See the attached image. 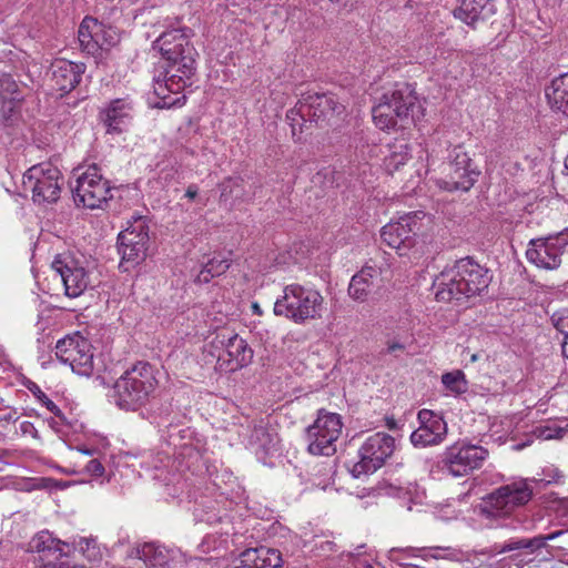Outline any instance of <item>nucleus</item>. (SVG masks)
Instances as JSON below:
<instances>
[{
    "label": "nucleus",
    "instance_id": "nucleus-1",
    "mask_svg": "<svg viewBox=\"0 0 568 568\" xmlns=\"http://www.w3.org/2000/svg\"><path fill=\"white\" fill-rule=\"evenodd\" d=\"M191 37L190 28H173L162 32L153 42V49H158L168 62L163 79L159 77L154 82L159 108L182 106L186 101L182 92L192 85L197 57L190 42Z\"/></svg>",
    "mask_w": 568,
    "mask_h": 568
},
{
    "label": "nucleus",
    "instance_id": "nucleus-2",
    "mask_svg": "<svg viewBox=\"0 0 568 568\" xmlns=\"http://www.w3.org/2000/svg\"><path fill=\"white\" fill-rule=\"evenodd\" d=\"M491 281L489 271L471 257L458 260L455 265L443 272L435 281L436 300L453 302L479 295Z\"/></svg>",
    "mask_w": 568,
    "mask_h": 568
},
{
    "label": "nucleus",
    "instance_id": "nucleus-3",
    "mask_svg": "<svg viewBox=\"0 0 568 568\" xmlns=\"http://www.w3.org/2000/svg\"><path fill=\"white\" fill-rule=\"evenodd\" d=\"M374 123L381 130L405 129L423 116L422 106L414 89L407 83H396L382 94L373 106Z\"/></svg>",
    "mask_w": 568,
    "mask_h": 568
},
{
    "label": "nucleus",
    "instance_id": "nucleus-4",
    "mask_svg": "<svg viewBox=\"0 0 568 568\" xmlns=\"http://www.w3.org/2000/svg\"><path fill=\"white\" fill-rule=\"evenodd\" d=\"M156 387L154 367L148 362H138L115 381L113 399L121 409L136 410L150 400Z\"/></svg>",
    "mask_w": 568,
    "mask_h": 568
},
{
    "label": "nucleus",
    "instance_id": "nucleus-5",
    "mask_svg": "<svg viewBox=\"0 0 568 568\" xmlns=\"http://www.w3.org/2000/svg\"><path fill=\"white\" fill-rule=\"evenodd\" d=\"M345 105L333 93H308L291 109L286 119L292 128L293 136L302 134L307 123L317 125L329 124L335 118L342 115Z\"/></svg>",
    "mask_w": 568,
    "mask_h": 568
},
{
    "label": "nucleus",
    "instance_id": "nucleus-6",
    "mask_svg": "<svg viewBox=\"0 0 568 568\" xmlns=\"http://www.w3.org/2000/svg\"><path fill=\"white\" fill-rule=\"evenodd\" d=\"M323 310L324 297L318 291L294 283L284 287L283 295L274 303L273 312L301 325L321 318Z\"/></svg>",
    "mask_w": 568,
    "mask_h": 568
},
{
    "label": "nucleus",
    "instance_id": "nucleus-7",
    "mask_svg": "<svg viewBox=\"0 0 568 568\" xmlns=\"http://www.w3.org/2000/svg\"><path fill=\"white\" fill-rule=\"evenodd\" d=\"M535 479L520 478L503 485L489 494L481 505L480 511L486 518L510 516L517 508L529 503L534 496Z\"/></svg>",
    "mask_w": 568,
    "mask_h": 568
},
{
    "label": "nucleus",
    "instance_id": "nucleus-8",
    "mask_svg": "<svg viewBox=\"0 0 568 568\" xmlns=\"http://www.w3.org/2000/svg\"><path fill=\"white\" fill-rule=\"evenodd\" d=\"M489 456L487 448L467 440H457L440 455V468L453 477H464L479 469Z\"/></svg>",
    "mask_w": 568,
    "mask_h": 568
},
{
    "label": "nucleus",
    "instance_id": "nucleus-9",
    "mask_svg": "<svg viewBox=\"0 0 568 568\" xmlns=\"http://www.w3.org/2000/svg\"><path fill=\"white\" fill-rule=\"evenodd\" d=\"M568 256V227L560 232L531 239L526 251L527 261L538 268L554 271Z\"/></svg>",
    "mask_w": 568,
    "mask_h": 568
},
{
    "label": "nucleus",
    "instance_id": "nucleus-10",
    "mask_svg": "<svg viewBox=\"0 0 568 568\" xmlns=\"http://www.w3.org/2000/svg\"><path fill=\"white\" fill-rule=\"evenodd\" d=\"M395 449V438L385 432L367 436L358 448L359 459L352 466V475L358 478L362 475L375 473L386 464Z\"/></svg>",
    "mask_w": 568,
    "mask_h": 568
},
{
    "label": "nucleus",
    "instance_id": "nucleus-11",
    "mask_svg": "<svg viewBox=\"0 0 568 568\" xmlns=\"http://www.w3.org/2000/svg\"><path fill=\"white\" fill-rule=\"evenodd\" d=\"M342 418L336 413L320 409L315 422L306 428L307 450L315 456H332L342 433Z\"/></svg>",
    "mask_w": 568,
    "mask_h": 568
},
{
    "label": "nucleus",
    "instance_id": "nucleus-12",
    "mask_svg": "<svg viewBox=\"0 0 568 568\" xmlns=\"http://www.w3.org/2000/svg\"><path fill=\"white\" fill-rule=\"evenodd\" d=\"M62 175L51 163H40L31 166L22 178L24 191L32 193L37 203H54L59 200L62 187Z\"/></svg>",
    "mask_w": 568,
    "mask_h": 568
},
{
    "label": "nucleus",
    "instance_id": "nucleus-13",
    "mask_svg": "<svg viewBox=\"0 0 568 568\" xmlns=\"http://www.w3.org/2000/svg\"><path fill=\"white\" fill-rule=\"evenodd\" d=\"M71 190L75 204L91 210L102 207L112 197L110 182L102 176L95 164L75 179Z\"/></svg>",
    "mask_w": 568,
    "mask_h": 568
},
{
    "label": "nucleus",
    "instance_id": "nucleus-14",
    "mask_svg": "<svg viewBox=\"0 0 568 568\" xmlns=\"http://www.w3.org/2000/svg\"><path fill=\"white\" fill-rule=\"evenodd\" d=\"M479 175L478 166L464 148L457 145L449 153L448 173L445 179L437 180V185L448 192H467L478 181Z\"/></svg>",
    "mask_w": 568,
    "mask_h": 568
},
{
    "label": "nucleus",
    "instance_id": "nucleus-15",
    "mask_svg": "<svg viewBox=\"0 0 568 568\" xmlns=\"http://www.w3.org/2000/svg\"><path fill=\"white\" fill-rule=\"evenodd\" d=\"M150 243L148 221L143 216L134 217L118 235V251L121 255V266H135L142 263L148 254Z\"/></svg>",
    "mask_w": 568,
    "mask_h": 568
},
{
    "label": "nucleus",
    "instance_id": "nucleus-16",
    "mask_svg": "<svg viewBox=\"0 0 568 568\" xmlns=\"http://www.w3.org/2000/svg\"><path fill=\"white\" fill-rule=\"evenodd\" d=\"M55 355L78 375L90 376L93 373L92 345L79 333L59 339L55 345Z\"/></svg>",
    "mask_w": 568,
    "mask_h": 568
},
{
    "label": "nucleus",
    "instance_id": "nucleus-17",
    "mask_svg": "<svg viewBox=\"0 0 568 568\" xmlns=\"http://www.w3.org/2000/svg\"><path fill=\"white\" fill-rule=\"evenodd\" d=\"M215 347H223V354L217 356L220 369L234 372L248 365L253 358V351L245 339L237 334L219 333L212 341Z\"/></svg>",
    "mask_w": 568,
    "mask_h": 568
},
{
    "label": "nucleus",
    "instance_id": "nucleus-18",
    "mask_svg": "<svg viewBox=\"0 0 568 568\" xmlns=\"http://www.w3.org/2000/svg\"><path fill=\"white\" fill-rule=\"evenodd\" d=\"M52 270L60 277L68 297H79L89 285V274L81 264L70 254H59L51 263Z\"/></svg>",
    "mask_w": 568,
    "mask_h": 568
},
{
    "label": "nucleus",
    "instance_id": "nucleus-19",
    "mask_svg": "<svg viewBox=\"0 0 568 568\" xmlns=\"http://www.w3.org/2000/svg\"><path fill=\"white\" fill-rule=\"evenodd\" d=\"M418 231L419 222L417 212H414L383 226L381 237L384 243L396 250L398 254L403 256L415 245V236Z\"/></svg>",
    "mask_w": 568,
    "mask_h": 568
},
{
    "label": "nucleus",
    "instance_id": "nucleus-20",
    "mask_svg": "<svg viewBox=\"0 0 568 568\" xmlns=\"http://www.w3.org/2000/svg\"><path fill=\"white\" fill-rule=\"evenodd\" d=\"M419 427L410 435L415 447L436 446L444 442L447 435V424L440 415L429 409L418 412Z\"/></svg>",
    "mask_w": 568,
    "mask_h": 568
},
{
    "label": "nucleus",
    "instance_id": "nucleus-21",
    "mask_svg": "<svg viewBox=\"0 0 568 568\" xmlns=\"http://www.w3.org/2000/svg\"><path fill=\"white\" fill-rule=\"evenodd\" d=\"M133 116V103L128 98L110 101L100 112V119L109 134L125 131Z\"/></svg>",
    "mask_w": 568,
    "mask_h": 568
},
{
    "label": "nucleus",
    "instance_id": "nucleus-22",
    "mask_svg": "<svg viewBox=\"0 0 568 568\" xmlns=\"http://www.w3.org/2000/svg\"><path fill=\"white\" fill-rule=\"evenodd\" d=\"M84 63H77L65 59H58L51 64V82L52 88L61 92V97L75 89L83 73L85 72Z\"/></svg>",
    "mask_w": 568,
    "mask_h": 568
},
{
    "label": "nucleus",
    "instance_id": "nucleus-23",
    "mask_svg": "<svg viewBox=\"0 0 568 568\" xmlns=\"http://www.w3.org/2000/svg\"><path fill=\"white\" fill-rule=\"evenodd\" d=\"M281 564L282 557L277 549L260 547L241 552L229 568H278Z\"/></svg>",
    "mask_w": 568,
    "mask_h": 568
},
{
    "label": "nucleus",
    "instance_id": "nucleus-24",
    "mask_svg": "<svg viewBox=\"0 0 568 568\" xmlns=\"http://www.w3.org/2000/svg\"><path fill=\"white\" fill-rule=\"evenodd\" d=\"M496 10V0H460L453 14L467 26L474 27L476 22L493 17Z\"/></svg>",
    "mask_w": 568,
    "mask_h": 568
},
{
    "label": "nucleus",
    "instance_id": "nucleus-25",
    "mask_svg": "<svg viewBox=\"0 0 568 568\" xmlns=\"http://www.w3.org/2000/svg\"><path fill=\"white\" fill-rule=\"evenodd\" d=\"M377 276L378 272L376 268L364 266L351 278L348 285L349 297L357 302H365L376 287L375 280Z\"/></svg>",
    "mask_w": 568,
    "mask_h": 568
},
{
    "label": "nucleus",
    "instance_id": "nucleus-26",
    "mask_svg": "<svg viewBox=\"0 0 568 568\" xmlns=\"http://www.w3.org/2000/svg\"><path fill=\"white\" fill-rule=\"evenodd\" d=\"M562 534V530H557L548 535H538L532 538H510L500 546L495 545L494 552L505 554L514 550L526 549L528 550V554H532L534 551L544 548L547 541L552 540Z\"/></svg>",
    "mask_w": 568,
    "mask_h": 568
},
{
    "label": "nucleus",
    "instance_id": "nucleus-27",
    "mask_svg": "<svg viewBox=\"0 0 568 568\" xmlns=\"http://www.w3.org/2000/svg\"><path fill=\"white\" fill-rule=\"evenodd\" d=\"M130 556L141 559L150 567H162L171 559L170 551L164 546L153 541L138 545L132 549Z\"/></svg>",
    "mask_w": 568,
    "mask_h": 568
},
{
    "label": "nucleus",
    "instance_id": "nucleus-28",
    "mask_svg": "<svg viewBox=\"0 0 568 568\" xmlns=\"http://www.w3.org/2000/svg\"><path fill=\"white\" fill-rule=\"evenodd\" d=\"M551 108L568 118V72L555 78L546 89Z\"/></svg>",
    "mask_w": 568,
    "mask_h": 568
},
{
    "label": "nucleus",
    "instance_id": "nucleus-29",
    "mask_svg": "<svg viewBox=\"0 0 568 568\" xmlns=\"http://www.w3.org/2000/svg\"><path fill=\"white\" fill-rule=\"evenodd\" d=\"M248 445L256 454L268 455L276 450L277 436L265 426L257 425L251 432Z\"/></svg>",
    "mask_w": 568,
    "mask_h": 568
},
{
    "label": "nucleus",
    "instance_id": "nucleus-30",
    "mask_svg": "<svg viewBox=\"0 0 568 568\" xmlns=\"http://www.w3.org/2000/svg\"><path fill=\"white\" fill-rule=\"evenodd\" d=\"M220 202L227 203L232 201L250 202L253 200V195H248L243 190V179L240 176H229L224 179L220 184Z\"/></svg>",
    "mask_w": 568,
    "mask_h": 568
},
{
    "label": "nucleus",
    "instance_id": "nucleus-31",
    "mask_svg": "<svg viewBox=\"0 0 568 568\" xmlns=\"http://www.w3.org/2000/svg\"><path fill=\"white\" fill-rule=\"evenodd\" d=\"M100 29V22L91 17H85L80 23L78 30V40L82 50L89 54L98 52V42L94 40L93 34Z\"/></svg>",
    "mask_w": 568,
    "mask_h": 568
},
{
    "label": "nucleus",
    "instance_id": "nucleus-32",
    "mask_svg": "<svg viewBox=\"0 0 568 568\" xmlns=\"http://www.w3.org/2000/svg\"><path fill=\"white\" fill-rule=\"evenodd\" d=\"M29 551L38 552L43 556H48L51 554H55L61 551L60 541L52 537V535L47 531H40L29 541Z\"/></svg>",
    "mask_w": 568,
    "mask_h": 568
},
{
    "label": "nucleus",
    "instance_id": "nucleus-33",
    "mask_svg": "<svg viewBox=\"0 0 568 568\" xmlns=\"http://www.w3.org/2000/svg\"><path fill=\"white\" fill-rule=\"evenodd\" d=\"M410 159L409 148L406 143L394 144L384 159L385 170L393 174Z\"/></svg>",
    "mask_w": 568,
    "mask_h": 568
},
{
    "label": "nucleus",
    "instance_id": "nucleus-34",
    "mask_svg": "<svg viewBox=\"0 0 568 568\" xmlns=\"http://www.w3.org/2000/svg\"><path fill=\"white\" fill-rule=\"evenodd\" d=\"M23 99L24 95H14L11 100L0 102V120L4 125H11L18 120Z\"/></svg>",
    "mask_w": 568,
    "mask_h": 568
},
{
    "label": "nucleus",
    "instance_id": "nucleus-35",
    "mask_svg": "<svg viewBox=\"0 0 568 568\" xmlns=\"http://www.w3.org/2000/svg\"><path fill=\"white\" fill-rule=\"evenodd\" d=\"M442 383L446 389L450 390L456 395L466 393L468 388L465 374L459 369L445 373L442 376Z\"/></svg>",
    "mask_w": 568,
    "mask_h": 568
},
{
    "label": "nucleus",
    "instance_id": "nucleus-36",
    "mask_svg": "<svg viewBox=\"0 0 568 568\" xmlns=\"http://www.w3.org/2000/svg\"><path fill=\"white\" fill-rule=\"evenodd\" d=\"M14 95H24L18 83L9 74L0 77V102L11 100Z\"/></svg>",
    "mask_w": 568,
    "mask_h": 568
},
{
    "label": "nucleus",
    "instance_id": "nucleus-37",
    "mask_svg": "<svg viewBox=\"0 0 568 568\" xmlns=\"http://www.w3.org/2000/svg\"><path fill=\"white\" fill-rule=\"evenodd\" d=\"M27 388L32 393V395L38 399V402L43 405L50 413H52L57 417H61V409L45 395L44 392L33 382H29Z\"/></svg>",
    "mask_w": 568,
    "mask_h": 568
},
{
    "label": "nucleus",
    "instance_id": "nucleus-38",
    "mask_svg": "<svg viewBox=\"0 0 568 568\" xmlns=\"http://www.w3.org/2000/svg\"><path fill=\"white\" fill-rule=\"evenodd\" d=\"M462 550L449 547V546H434L430 558L433 559H446L452 561H459Z\"/></svg>",
    "mask_w": 568,
    "mask_h": 568
},
{
    "label": "nucleus",
    "instance_id": "nucleus-39",
    "mask_svg": "<svg viewBox=\"0 0 568 568\" xmlns=\"http://www.w3.org/2000/svg\"><path fill=\"white\" fill-rule=\"evenodd\" d=\"M535 481L532 484L544 483L545 485L549 484H560L564 479V474L557 467L550 465L542 468L541 477L534 478Z\"/></svg>",
    "mask_w": 568,
    "mask_h": 568
},
{
    "label": "nucleus",
    "instance_id": "nucleus-40",
    "mask_svg": "<svg viewBox=\"0 0 568 568\" xmlns=\"http://www.w3.org/2000/svg\"><path fill=\"white\" fill-rule=\"evenodd\" d=\"M551 322L558 332L568 337V307L556 311L551 315Z\"/></svg>",
    "mask_w": 568,
    "mask_h": 568
},
{
    "label": "nucleus",
    "instance_id": "nucleus-41",
    "mask_svg": "<svg viewBox=\"0 0 568 568\" xmlns=\"http://www.w3.org/2000/svg\"><path fill=\"white\" fill-rule=\"evenodd\" d=\"M78 547L90 560L97 559L100 555V550L94 539L81 538Z\"/></svg>",
    "mask_w": 568,
    "mask_h": 568
},
{
    "label": "nucleus",
    "instance_id": "nucleus-42",
    "mask_svg": "<svg viewBox=\"0 0 568 568\" xmlns=\"http://www.w3.org/2000/svg\"><path fill=\"white\" fill-rule=\"evenodd\" d=\"M206 265L213 272V275L220 276L229 270L231 264L227 258L214 256L206 263Z\"/></svg>",
    "mask_w": 568,
    "mask_h": 568
},
{
    "label": "nucleus",
    "instance_id": "nucleus-43",
    "mask_svg": "<svg viewBox=\"0 0 568 568\" xmlns=\"http://www.w3.org/2000/svg\"><path fill=\"white\" fill-rule=\"evenodd\" d=\"M195 520L197 523H206L210 526H213L223 520V516L215 511H205L202 509L201 511L195 513Z\"/></svg>",
    "mask_w": 568,
    "mask_h": 568
},
{
    "label": "nucleus",
    "instance_id": "nucleus-44",
    "mask_svg": "<svg viewBox=\"0 0 568 568\" xmlns=\"http://www.w3.org/2000/svg\"><path fill=\"white\" fill-rule=\"evenodd\" d=\"M404 557H406V556H405V552L403 551V548H392L389 550V559L392 561L398 564L399 566H402L404 568H424V567L418 566L416 564L404 562L403 561Z\"/></svg>",
    "mask_w": 568,
    "mask_h": 568
},
{
    "label": "nucleus",
    "instance_id": "nucleus-45",
    "mask_svg": "<svg viewBox=\"0 0 568 568\" xmlns=\"http://www.w3.org/2000/svg\"><path fill=\"white\" fill-rule=\"evenodd\" d=\"M403 551L405 552V556L407 557H419L422 559H428L430 558V555L433 552V547H407L403 548Z\"/></svg>",
    "mask_w": 568,
    "mask_h": 568
},
{
    "label": "nucleus",
    "instance_id": "nucleus-46",
    "mask_svg": "<svg viewBox=\"0 0 568 568\" xmlns=\"http://www.w3.org/2000/svg\"><path fill=\"white\" fill-rule=\"evenodd\" d=\"M84 470L92 477H100L104 474L103 465L95 458L88 462Z\"/></svg>",
    "mask_w": 568,
    "mask_h": 568
},
{
    "label": "nucleus",
    "instance_id": "nucleus-47",
    "mask_svg": "<svg viewBox=\"0 0 568 568\" xmlns=\"http://www.w3.org/2000/svg\"><path fill=\"white\" fill-rule=\"evenodd\" d=\"M406 349V342L400 338H393L386 342V354H395L397 352H404Z\"/></svg>",
    "mask_w": 568,
    "mask_h": 568
},
{
    "label": "nucleus",
    "instance_id": "nucleus-48",
    "mask_svg": "<svg viewBox=\"0 0 568 568\" xmlns=\"http://www.w3.org/2000/svg\"><path fill=\"white\" fill-rule=\"evenodd\" d=\"M378 146L375 144H363L359 149L361 158L364 161L372 160L373 158L378 155Z\"/></svg>",
    "mask_w": 568,
    "mask_h": 568
},
{
    "label": "nucleus",
    "instance_id": "nucleus-49",
    "mask_svg": "<svg viewBox=\"0 0 568 568\" xmlns=\"http://www.w3.org/2000/svg\"><path fill=\"white\" fill-rule=\"evenodd\" d=\"M19 429H20V433L23 435V436H31L36 439H39V433L36 428V426L33 425V423L29 422V420H23L20 425H19Z\"/></svg>",
    "mask_w": 568,
    "mask_h": 568
},
{
    "label": "nucleus",
    "instance_id": "nucleus-50",
    "mask_svg": "<svg viewBox=\"0 0 568 568\" xmlns=\"http://www.w3.org/2000/svg\"><path fill=\"white\" fill-rule=\"evenodd\" d=\"M215 276L216 275H213V272L205 264L203 266V268L200 271V273L197 274L195 282L201 283V284H206Z\"/></svg>",
    "mask_w": 568,
    "mask_h": 568
},
{
    "label": "nucleus",
    "instance_id": "nucleus-51",
    "mask_svg": "<svg viewBox=\"0 0 568 568\" xmlns=\"http://www.w3.org/2000/svg\"><path fill=\"white\" fill-rule=\"evenodd\" d=\"M104 33H105V30H104V26L102 23H100V29L97 30V34H93V38L94 40L98 42V51L100 49H103L105 44H109L104 38Z\"/></svg>",
    "mask_w": 568,
    "mask_h": 568
},
{
    "label": "nucleus",
    "instance_id": "nucleus-52",
    "mask_svg": "<svg viewBox=\"0 0 568 568\" xmlns=\"http://www.w3.org/2000/svg\"><path fill=\"white\" fill-rule=\"evenodd\" d=\"M184 197L190 200V201H194L195 199H199V186L196 184H190L187 187H186V191L184 193Z\"/></svg>",
    "mask_w": 568,
    "mask_h": 568
},
{
    "label": "nucleus",
    "instance_id": "nucleus-53",
    "mask_svg": "<svg viewBox=\"0 0 568 568\" xmlns=\"http://www.w3.org/2000/svg\"><path fill=\"white\" fill-rule=\"evenodd\" d=\"M332 2L337 3L342 8L346 10H353L355 8V4L357 3V0H331Z\"/></svg>",
    "mask_w": 568,
    "mask_h": 568
},
{
    "label": "nucleus",
    "instance_id": "nucleus-54",
    "mask_svg": "<svg viewBox=\"0 0 568 568\" xmlns=\"http://www.w3.org/2000/svg\"><path fill=\"white\" fill-rule=\"evenodd\" d=\"M509 559L514 562L517 568H523L531 559L525 560L520 558V555L510 556Z\"/></svg>",
    "mask_w": 568,
    "mask_h": 568
},
{
    "label": "nucleus",
    "instance_id": "nucleus-55",
    "mask_svg": "<svg viewBox=\"0 0 568 568\" xmlns=\"http://www.w3.org/2000/svg\"><path fill=\"white\" fill-rule=\"evenodd\" d=\"M42 568H71L67 562H59V564H55V562H48L45 565H43Z\"/></svg>",
    "mask_w": 568,
    "mask_h": 568
},
{
    "label": "nucleus",
    "instance_id": "nucleus-56",
    "mask_svg": "<svg viewBox=\"0 0 568 568\" xmlns=\"http://www.w3.org/2000/svg\"><path fill=\"white\" fill-rule=\"evenodd\" d=\"M562 355L568 359V337H565V341L561 345Z\"/></svg>",
    "mask_w": 568,
    "mask_h": 568
},
{
    "label": "nucleus",
    "instance_id": "nucleus-57",
    "mask_svg": "<svg viewBox=\"0 0 568 568\" xmlns=\"http://www.w3.org/2000/svg\"><path fill=\"white\" fill-rule=\"evenodd\" d=\"M252 308H253V312L255 314H257V315L262 314V311H261L260 305L257 303H253Z\"/></svg>",
    "mask_w": 568,
    "mask_h": 568
},
{
    "label": "nucleus",
    "instance_id": "nucleus-58",
    "mask_svg": "<svg viewBox=\"0 0 568 568\" xmlns=\"http://www.w3.org/2000/svg\"><path fill=\"white\" fill-rule=\"evenodd\" d=\"M78 449H79V452H81V453H82V454H84V455H92V454H93V450H92V449H89V448H82V447H80V448H78Z\"/></svg>",
    "mask_w": 568,
    "mask_h": 568
},
{
    "label": "nucleus",
    "instance_id": "nucleus-59",
    "mask_svg": "<svg viewBox=\"0 0 568 568\" xmlns=\"http://www.w3.org/2000/svg\"><path fill=\"white\" fill-rule=\"evenodd\" d=\"M357 568H373V566L371 564H368L367 561H365V562H359Z\"/></svg>",
    "mask_w": 568,
    "mask_h": 568
},
{
    "label": "nucleus",
    "instance_id": "nucleus-60",
    "mask_svg": "<svg viewBox=\"0 0 568 568\" xmlns=\"http://www.w3.org/2000/svg\"><path fill=\"white\" fill-rule=\"evenodd\" d=\"M478 358H479L478 354H473L470 357L471 362H476V361H478Z\"/></svg>",
    "mask_w": 568,
    "mask_h": 568
},
{
    "label": "nucleus",
    "instance_id": "nucleus-61",
    "mask_svg": "<svg viewBox=\"0 0 568 568\" xmlns=\"http://www.w3.org/2000/svg\"><path fill=\"white\" fill-rule=\"evenodd\" d=\"M479 554H481V555H488V554H490V550H488V549H483Z\"/></svg>",
    "mask_w": 568,
    "mask_h": 568
},
{
    "label": "nucleus",
    "instance_id": "nucleus-62",
    "mask_svg": "<svg viewBox=\"0 0 568 568\" xmlns=\"http://www.w3.org/2000/svg\"><path fill=\"white\" fill-rule=\"evenodd\" d=\"M505 560H506V559L498 560V561L496 562V565L501 567Z\"/></svg>",
    "mask_w": 568,
    "mask_h": 568
},
{
    "label": "nucleus",
    "instance_id": "nucleus-63",
    "mask_svg": "<svg viewBox=\"0 0 568 568\" xmlns=\"http://www.w3.org/2000/svg\"><path fill=\"white\" fill-rule=\"evenodd\" d=\"M565 168L568 170V158L565 160Z\"/></svg>",
    "mask_w": 568,
    "mask_h": 568
},
{
    "label": "nucleus",
    "instance_id": "nucleus-64",
    "mask_svg": "<svg viewBox=\"0 0 568 568\" xmlns=\"http://www.w3.org/2000/svg\"><path fill=\"white\" fill-rule=\"evenodd\" d=\"M71 568H82V567H75V566H73V567H71Z\"/></svg>",
    "mask_w": 568,
    "mask_h": 568
}]
</instances>
